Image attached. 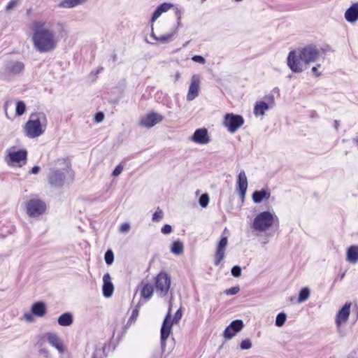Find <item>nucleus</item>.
<instances>
[{"mask_svg":"<svg viewBox=\"0 0 358 358\" xmlns=\"http://www.w3.org/2000/svg\"><path fill=\"white\" fill-rule=\"evenodd\" d=\"M319 57V50L314 46L308 45L297 52H289L287 57V65L294 73H301L307 64L314 62Z\"/></svg>","mask_w":358,"mask_h":358,"instance_id":"nucleus-1","label":"nucleus"},{"mask_svg":"<svg viewBox=\"0 0 358 358\" xmlns=\"http://www.w3.org/2000/svg\"><path fill=\"white\" fill-rule=\"evenodd\" d=\"M33 31L31 39L37 51L48 52L55 49L57 40L51 30L37 25Z\"/></svg>","mask_w":358,"mask_h":358,"instance_id":"nucleus-2","label":"nucleus"},{"mask_svg":"<svg viewBox=\"0 0 358 358\" xmlns=\"http://www.w3.org/2000/svg\"><path fill=\"white\" fill-rule=\"evenodd\" d=\"M46 115L43 112L31 113L24 127L26 136L34 138L41 136L47 127Z\"/></svg>","mask_w":358,"mask_h":358,"instance_id":"nucleus-3","label":"nucleus"},{"mask_svg":"<svg viewBox=\"0 0 358 358\" xmlns=\"http://www.w3.org/2000/svg\"><path fill=\"white\" fill-rule=\"evenodd\" d=\"M70 163L66 159H59L55 162V166L50 170L48 182L54 187H61L64 183L66 173H69Z\"/></svg>","mask_w":358,"mask_h":358,"instance_id":"nucleus-4","label":"nucleus"},{"mask_svg":"<svg viewBox=\"0 0 358 358\" xmlns=\"http://www.w3.org/2000/svg\"><path fill=\"white\" fill-rule=\"evenodd\" d=\"M171 308L170 306L169 311L167 313V315H166V317L164 320V322H163V324H162V326L161 328V343H162V348H164L165 347L166 341L171 334L173 324V323L177 324L182 317L181 309H178L176 311V313L173 318V320L171 322Z\"/></svg>","mask_w":358,"mask_h":358,"instance_id":"nucleus-5","label":"nucleus"},{"mask_svg":"<svg viewBox=\"0 0 358 358\" xmlns=\"http://www.w3.org/2000/svg\"><path fill=\"white\" fill-rule=\"evenodd\" d=\"M275 216L268 211L259 213L254 220L252 227L255 230L264 231L272 226Z\"/></svg>","mask_w":358,"mask_h":358,"instance_id":"nucleus-6","label":"nucleus"},{"mask_svg":"<svg viewBox=\"0 0 358 358\" xmlns=\"http://www.w3.org/2000/svg\"><path fill=\"white\" fill-rule=\"evenodd\" d=\"M27 151L26 150H15L10 149L6 157L7 164L13 166L22 167L27 163Z\"/></svg>","mask_w":358,"mask_h":358,"instance_id":"nucleus-7","label":"nucleus"},{"mask_svg":"<svg viewBox=\"0 0 358 358\" xmlns=\"http://www.w3.org/2000/svg\"><path fill=\"white\" fill-rule=\"evenodd\" d=\"M171 278L165 272H160L155 278V289L159 296H165L170 289Z\"/></svg>","mask_w":358,"mask_h":358,"instance_id":"nucleus-8","label":"nucleus"},{"mask_svg":"<svg viewBox=\"0 0 358 358\" xmlns=\"http://www.w3.org/2000/svg\"><path fill=\"white\" fill-rule=\"evenodd\" d=\"M243 123L244 120L242 116L233 113L226 114L223 121L224 126L226 127L228 131L231 134L235 133Z\"/></svg>","mask_w":358,"mask_h":358,"instance_id":"nucleus-9","label":"nucleus"},{"mask_svg":"<svg viewBox=\"0 0 358 358\" xmlns=\"http://www.w3.org/2000/svg\"><path fill=\"white\" fill-rule=\"evenodd\" d=\"M46 206L39 199H30L26 206L27 213L29 217H35L44 213Z\"/></svg>","mask_w":358,"mask_h":358,"instance_id":"nucleus-10","label":"nucleus"},{"mask_svg":"<svg viewBox=\"0 0 358 358\" xmlns=\"http://www.w3.org/2000/svg\"><path fill=\"white\" fill-rule=\"evenodd\" d=\"M200 88V78L198 75H193L191 78V83L189 87L187 99L194 100L198 95Z\"/></svg>","mask_w":358,"mask_h":358,"instance_id":"nucleus-11","label":"nucleus"},{"mask_svg":"<svg viewBox=\"0 0 358 358\" xmlns=\"http://www.w3.org/2000/svg\"><path fill=\"white\" fill-rule=\"evenodd\" d=\"M228 245V240L227 237H222L220 241H219L216 252L215 255V264L219 265L220 262L223 260L224 258L225 255V250L227 248V246Z\"/></svg>","mask_w":358,"mask_h":358,"instance_id":"nucleus-12","label":"nucleus"},{"mask_svg":"<svg viewBox=\"0 0 358 358\" xmlns=\"http://www.w3.org/2000/svg\"><path fill=\"white\" fill-rule=\"evenodd\" d=\"M163 120L162 115L157 113H151L145 116L141 121V124L145 127L150 128Z\"/></svg>","mask_w":358,"mask_h":358,"instance_id":"nucleus-13","label":"nucleus"},{"mask_svg":"<svg viewBox=\"0 0 358 358\" xmlns=\"http://www.w3.org/2000/svg\"><path fill=\"white\" fill-rule=\"evenodd\" d=\"M191 141L198 144H207L210 141L206 129H196L193 136L191 137Z\"/></svg>","mask_w":358,"mask_h":358,"instance_id":"nucleus-14","label":"nucleus"},{"mask_svg":"<svg viewBox=\"0 0 358 358\" xmlns=\"http://www.w3.org/2000/svg\"><path fill=\"white\" fill-rule=\"evenodd\" d=\"M48 342L60 353H64L65 348L60 338L55 333L49 332L45 335Z\"/></svg>","mask_w":358,"mask_h":358,"instance_id":"nucleus-15","label":"nucleus"},{"mask_svg":"<svg viewBox=\"0 0 358 358\" xmlns=\"http://www.w3.org/2000/svg\"><path fill=\"white\" fill-rule=\"evenodd\" d=\"M351 303H346L344 306L338 311L336 318V323L338 327L343 322H345L350 315Z\"/></svg>","mask_w":358,"mask_h":358,"instance_id":"nucleus-16","label":"nucleus"},{"mask_svg":"<svg viewBox=\"0 0 358 358\" xmlns=\"http://www.w3.org/2000/svg\"><path fill=\"white\" fill-rule=\"evenodd\" d=\"M238 188L239 194L243 200L248 188V180L244 171H241L238 174Z\"/></svg>","mask_w":358,"mask_h":358,"instance_id":"nucleus-17","label":"nucleus"},{"mask_svg":"<svg viewBox=\"0 0 358 358\" xmlns=\"http://www.w3.org/2000/svg\"><path fill=\"white\" fill-rule=\"evenodd\" d=\"M103 294L105 297L108 298L112 296L114 291V287L109 273H107L104 274L103 277Z\"/></svg>","mask_w":358,"mask_h":358,"instance_id":"nucleus-18","label":"nucleus"},{"mask_svg":"<svg viewBox=\"0 0 358 358\" xmlns=\"http://www.w3.org/2000/svg\"><path fill=\"white\" fill-rule=\"evenodd\" d=\"M32 314L38 317H43L47 313L46 306L42 301H38L32 304L31 307Z\"/></svg>","mask_w":358,"mask_h":358,"instance_id":"nucleus-19","label":"nucleus"},{"mask_svg":"<svg viewBox=\"0 0 358 358\" xmlns=\"http://www.w3.org/2000/svg\"><path fill=\"white\" fill-rule=\"evenodd\" d=\"M345 18L349 22L358 20V3L352 4L345 13Z\"/></svg>","mask_w":358,"mask_h":358,"instance_id":"nucleus-20","label":"nucleus"},{"mask_svg":"<svg viewBox=\"0 0 358 358\" xmlns=\"http://www.w3.org/2000/svg\"><path fill=\"white\" fill-rule=\"evenodd\" d=\"M174 8L173 4L171 3H163L160 4L155 11L154 12L152 18H151V22H154L155 20H157L159 17L165 12H167L171 8Z\"/></svg>","mask_w":358,"mask_h":358,"instance_id":"nucleus-21","label":"nucleus"},{"mask_svg":"<svg viewBox=\"0 0 358 358\" xmlns=\"http://www.w3.org/2000/svg\"><path fill=\"white\" fill-rule=\"evenodd\" d=\"M24 65L22 62L15 61L10 62L6 66V71L10 73L18 74L24 70Z\"/></svg>","mask_w":358,"mask_h":358,"instance_id":"nucleus-22","label":"nucleus"},{"mask_svg":"<svg viewBox=\"0 0 358 358\" xmlns=\"http://www.w3.org/2000/svg\"><path fill=\"white\" fill-rule=\"evenodd\" d=\"M346 260L351 264H356L358 262V246H350L346 253Z\"/></svg>","mask_w":358,"mask_h":358,"instance_id":"nucleus-23","label":"nucleus"},{"mask_svg":"<svg viewBox=\"0 0 358 358\" xmlns=\"http://www.w3.org/2000/svg\"><path fill=\"white\" fill-rule=\"evenodd\" d=\"M73 315L70 313L61 315L57 320L58 324L62 327H69L73 323Z\"/></svg>","mask_w":358,"mask_h":358,"instance_id":"nucleus-24","label":"nucleus"},{"mask_svg":"<svg viewBox=\"0 0 358 358\" xmlns=\"http://www.w3.org/2000/svg\"><path fill=\"white\" fill-rule=\"evenodd\" d=\"M270 197V193L265 190L262 189L260 191H255L252 194V199L255 203H259L264 199H268Z\"/></svg>","mask_w":358,"mask_h":358,"instance_id":"nucleus-25","label":"nucleus"},{"mask_svg":"<svg viewBox=\"0 0 358 358\" xmlns=\"http://www.w3.org/2000/svg\"><path fill=\"white\" fill-rule=\"evenodd\" d=\"M87 0H62L59 6L64 8H71L85 3Z\"/></svg>","mask_w":358,"mask_h":358,"instance_id":"nucleus-26","label":"nucleus"},{"mask_svg":"<svg viewBox=\"0 0 358 358\" xmlns=\"http://www.w3.org/2000/svg\"><path fill=\"white\" fill-rule=\"evenodd\" d=\"M176 33V30L170 33H164L157 35L154 31V27L152 26L151 36L156 41H160L162 42H166L169 41L173 35Z\"/></svg>","mask_w":358,"mask_h":358,"instance_id":"nucleus-27","label":"nucleus"},{"mask_svg":"<svg viewBox=\"0 0 358 358\" xmlns=\"http://www.w3.org/2000/svg\"><path fill=\"white\" fill-rule=\"evenodd\" d=\"M268 105L264 101H258L256 103L254 108V114L256 116L264 115L266 110L268 109Z\"/></svg>","mask_w":358,"mask_h":358,"instance_id":"nucleus-28","label":"nucleus"},{"mask_svg":"<svg viewBox=\"0 0 358 358\" xmlns=\"http://www.w3.org/2000/svg\"><path fill=\"white\" fill-rule=\"evenodd\" d=\"M154 288L152 285L145 283L141 289V296L147 299H149L152 296Z\"/></svg>","mask_w":358,"mask_h":358,"instance_id":"nucleus-29","label":"nucleus"},{"mask_svg":"<svg viewBox=\"0 0 358 358\" xmlns=\"http://www.w3.org/2000/svg\"><path fill=\"white\" fill-rule=\"evenodd\" d=\"M243 327V322L241 320H234L228 326V327L233 330V331L235 332V334L241 331Z\"/></svg>","mask_w":358,"mask_h":358,"instance_id":"nucleus-30","label":"nucleus"},{"mask_svg":"<svg viewBox=\"0 0 358 358\" xmlns=\"http://www.w3.org/2000/svg\"><path fill=\"white\" fill-rule=\"evenodd\" d=\"M183 244L180 241H176L173 243L171 250L175 255H180L183 252Z\"/></svg>","mask_w":358,"mask_h":358,"instance_id":"nucleus-31","label":"nucleus"},{"mask_svg":"<svg viewBox=\"0 0 358 358\" xmlns=\"http://www.w3.org/2000/svg\"><path fill=\"white\" fill-rule=\"evenodd\" d=\"M310 296V290L308 287L303 288L301 289L299 292V296L298 298V302L302 303L306 301Z\"/></svg>","mask_w":358,"mask_h":358,"instance_id":"nucleus-32","label":"nucleus"},{"mask_svg":"<svg viewBox=\"0 0 358 358\" xmlns=\"http://www.w3.org/2000/svg\"><path fill=\"white\" fill-rule=\"evenodd\" d=\"M26 110V105L24 101H18L16 103L15 113L17 116L22 115Z\"/></svg>","mask_w":358,"mask_h":358,"instance_id":"nucleus-33","label":"nucleus"},{"mask_svg":"<svg viewBox=\"0 0 358 358\" xmlns=\"http://www.w3.org/2000/svg\"><path fill=\"white\" fill-rule=\"evenodd\" d=\"M164 212L160 208H157L152 215V220L154 222H158L164 218Z\"/></svg>","mask_w":358,"mask_h":358,"instance_id":"nucleus-34","label":"nucleus"},{"mask_svg":"<svg viewBox=\"0 0 358 358\" xmlns=\"http://www.w3.org/2000/svg\"><path fill=\"white\" fill-rule=\"evenodd\" d=\"M287 319V315L284 313H280L278 314L276 319H275V325L277 327H282L284 325L285 321Z\"/></svg>","mask_w":358,"mask_h":358,"instance_id":"nucleus-35","label":"nucleus"},{"mask_svg":"<svg viewBox=\"0 0 358 358\" xmlns=\"http://www.w3.org/2000/svg\"><path fill=\"white\" fill-rule=\"evenodd\" d=\"M20 1L21 0H11L6 6V11L10 12L14 10L20 4Z\"/></svg>","mask_w":358,"mask_h":358,"instance_id":"nucleus-36","label":"nucleus"},{"mask_svg":"<svg viewBox=\"0 0 358 358\" xmlns=\"http://www.w3.org/2000/svg\"><path fill=\"white\" fill-rule=\"evenodd\" d=\"M199 205L203 207L206 208L207 207L208 203H209V196L208 194H203L199 200Z\"/></svg>","mask_w":358,"mask_h":358,"instance_id":"nucleus-37","label":"nucleus"},{"mask_svg":"<svg viewBox=\"0 0 358 358\" xmlns=\"http://www.w3.org/2000/svg\"><path fill=\"white\" fill-rule=\"evenodd\" d=\"M105 261H106V263L108 265L111 264L113 262V259H114V255H113V252H112V250H108L106 251V252L105 253Z\"/></svg>","mask_w":358,"mask_h":358,"instance_id":"nucleus-38","label":"nucleus"},{"mask_svg":"<svg viewBox=\"0 0 358 358\" xmlns=\"http://www.w3.org/2000/svg\"><path fill=\"white\" fill-rule=\"evenodd\" d=\"M240 347L242 350H248L252 347V343L250 339L243 340L240 345Z\"/></svg>","mask_w":358,"mask_h":358,"instance_id":"nucleus-39","label":"nucleus"},{"mask_svg":"<svg viewBox=\"0 0 358 358\" xmlns=\"http://www.w3.org/2000/svg\"><path fill=\"white\" fill-rule=\"evenodd\" d=\"M231 275L235 278L240 277L241 275V268L239 266H234L231 268Z\"/></svg>","mask_w":358,"mask_h":358,"instance_id":"nucleus-40","label":"nucleus"},{"mask_svg":"<svg viewBox=\"0 0 358 358\" xmlns=\"http://www.w3.org/2000/svg\"><path fill=\"white\" fill-rule=\"evenodd\" d=\"M139 309V307L137 306L136 308H134L133 310H132V313H131V317H129V322H134L136 321L138 315V310Z\"/></svg>","mask_w":358,"mask_h":358,"instance_id":"nucleus-41","label":"nucleus"},{"mask_svg":"<svg viewBox=\"0 0 358 358\" xmlns=\"http://www.w3.org/2000/svg\"><path fill=\"white\" fill-rule=\"evenodd\" d=\"M224 337L227 339H231L236 334L228 327L225 329L224 331Z\"/></svg>","mask_w":358,"mask_h":358,"instance_id":"nucleus-42","label":"nucleus"},{"mask_svg":"<svg viewBox=\"0 0 358 358\" xmlns=\"http://www.w3.org/2000/svg\"><path fill=\"white\" fill-rule=\"evenodd\" d=\"M240 289L238 287H233L228 289L225 290V293L227 295H234L236 294L239 292Z\"/></svg>","mask_w":358,"mask_h":358,"instance_id":"nucleus-43","label":"nucleus"},{"mask_svg":"<svg viewBox=\"0 0 358 358\" xmlns=\"http://www.w3.org/2000/svg\"><path fill=\"white\" fill-rule=\"evenodd\" d=\"M172 231V227L169 224H164L161 229V232L164 234H169Z\"/></svg>","mask_w":358,"mask_h":358,"instance_id":"nucleus-44","label":"nucleus"},{"mask_svg":"<svg viewBox=\"0 0 358 358\" xmlns=\"http://www.w3.org/2000/svg\"><path fill=\"white\" fill-rule=\"evenodd\" d=\"M130 230V224L129 223H124L120 226V231L122 233H127Z\"/></svg>","mask_w":358,"mask_h":358,"instance_id":"nucleus-45","label":"nucleus"},{"mask_svg":"<svg viewBox=\"0 0 358 358\" xmlns=\"http://www.w3.org/2000/svg\"><path fill=\"white\" fill-rule=\"evenodd\" d=\"M122 170H123V166L121 164H119L118 166H116L115 170L113 171L112 175L113 176H118L122 173Z\"/></svg>","mask_w":358,"mask_h":358,"instance_id":"nucleus-46","label":"nucleus"},{"mask_svg":"<svg viewBox=\"0 0 358 358\" xmlns=\"http://www.w3.org/2000/svg\"><path fill=\"white\" fill-rule=\"evenodd\" d=\"M33 315L32 313H25L24 314V318L27 322H32L34 320Z\"/></svg>","mask_w":358,"mask_h":358,"instance_id":"nucleus-47","label":"nucleus"},{"mask_svg":"<svg viewBox=\"0 0 358 358\" xmlns=\"http://www.w3.org/2000/svg\"><path fill=\"white\" fill-rule=\"evenodd\" d=\"M192 60L195 62H199L200 64H204L206 62L204 57H203L202 56H200V55H194L192 57Z\"/></svg>","mask_w":358,"mask_h":358,"instance_id":"nucleus-48","label":"nucleus"},{"mask_svg":"<svg viewBox=\"0 0 358 358\" xmlns=\"http://www.w3.org/2000/svg\"><path fill=\"white\" fill-rule=\"evenodd\" d=\"M104 119V115L102 112H99L95 115V120L96 122H101Z\"/></svg>","mask_w":358,"mask_h":358,"instance_id":"nucleus-49","label":"nucleus"},{"mask_svg":"<svg viewBox=\"0 0 358 358\" xmlns=\"http://www.w3.org/2000/svg\"><path fill=\"white\" fill-rule=\"evenodd\" d=\"M174 13L176 17V20L180 21L181 20V11L178 8H174Z\"/></svg>","mask_w":358,"mask_h":358,"instance_id":"nucleus-50","label":"nucleus"},{"mask_svg":"<svg viewBox=\"0 0 358 358\" xmlns=\"http://www.w3.org/2000/svg\"><path fill=\"white\" fill-rule=\"evenodd\" d=\"M40 167L38 166H35L31 169V173L32 174H36L40 171Z\"/></svg>","mask_w":358,"mask_h":358,"instance_id":"nucleus-51","label":"nucleus"},{"mask_svg":"<svg viewBox=\"0 0 358 358\" xmlns=\"http://www.w3.org/2000/svg\"><path fill=\"white\" fill-rule=\"evenodd\" d=\"M40 352L42 355H43L45 357H48V355H49V352L48 350L46 349H44V348H41L40 350Z\"/></svg>","mask_w":358,"mask_h":358,"instance_id":"nucleus-52","label":"nucleus"},{"mask_svg":"<svg viewBox=\"0 0 358 358\" xmlns=\"http://www.w3.org/2000/svg\"><path fill=\"white\" fill-rule=\"evenodd\" d=\"M312 71L315 74L316 76H319L320 73L317 71V67L313 66L312 68Z\"/></svg>","mask_w":358,"mask_h":358,"instance_id":"nucleus-53","label":"nucleus"},{"mask_svg":"<svg viewBox=\"0 0 358 358\" xmlns=\"http://www.w3.org/2000/svg\"><path fill=\"white\" fill-rule=\"evenodd\" d=\"M150 358H162V355L159 353L153 354Z\"/></svg>","mask_w":358,"mask_h":358,"instance_id":"nucleus-54","label":"nucleus"},{"mask_svg":"<svg viewBox=\"0 0 358 358\" xmlns=\"http://www.w3.org/2000/svg\"><path fill=\"white\" fill-rule=\"evenodd\" d=\"M180 77V73H177L176 75V80H178Z\"/></svg>","mask_w":358,"mask_h":358,"instance_id":"nucleus-55","label":"nucleus"},{"mask_svg":"<svg viewBox=\"0 0 358 358\" xmlns=\"http://www.w3.org/2000/svg\"><path fill=\"white\" fill-rule=\"evenodd\" d=\"M113 61H114V62H115V61L117 60V56H116V55H114L113 56Z\"/></svg>","mask_w":358,"mask_h":358,"instance_id":"nucleus-56","label":"nucleus"},{"mask_svg":"<svg viewBox=\"0 0 358 358\" xmlns=\"http://www.w3.org/2000/svg\"><path fill=\"white\" fill-rule=\"evenodd\" d=\"M338 122L336 120L335 121V127L336 129L338 128Z\"/></svg>","mask_w":358,"mask_h":358,"instance_id":"nucleus-57","label":"nucleus"},{"mask_svg":"<svg viewBox=\"0 0 358 358\" xmlns=\"http://www.w3.org/2000/svg\"><path fill=\"white\" fill-rule=\"evenodd\" d=\"M270 98H271V101H272V103H273V102H274V101H273V96H270Z\"/></svg>","mask_w":358,"mask_h":358,"instance_id":"nucleus-58","label":"nucleus"},{"mask_svg":"<svg viewBox=\"0 0 358 358\" xmlns=\"http://www.w3.org/2000/svg\"><path fill=\"white\" fill-rule=\"evenodd\" d=\"M355 141L357 142V143L358 145V138L355 139Z\"/></svg>","mask_w":358,"mask_h":358,"instance_id":"nucleus-59","label":"nucleus"},{"mask_svg":"<svg viewBox=\"0 0 358 358\" xmlns=\"http://www.w3.org/2000/svg\"><path fill=\"white\" fill-rule=\"evenodd\" d=\"M157 29H164V27H156Z\"/></svg>","mask_w":358,"mask_h":358,"instance_id":"nucleus-60","label":"nucleus"},{"mask_svg":"<svg viewBox=\"0 0 358 358\" xmlns=\"http://www.w3.org/2000/svg\"><path fill=\"white\" fill-rule=\"evenodd\" d=\"M102 69L103 68H100V69H99V71H101Z\"/></svg>","mask_w":358,"mask_h":358,"instance_id":"nucleus-61","label":"nucleus"},{"mask_svg":"<svg viewBox=\"0 0 358 358\" xmlns=\"http://www.w3.org/2000/svg\"><path fill=\"white\" fill-rule=\"evenodd\" d=\"M93 358H95V357H93Z\"/></svg>","mask_w":358,"mask_h":358,"instance_id":"nucleus-62","label":"nucleus"}]
</instances>
